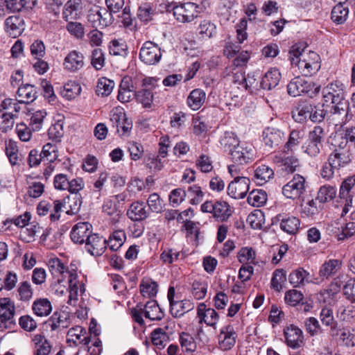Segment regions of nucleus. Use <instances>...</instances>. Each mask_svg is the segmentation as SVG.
<instances>
[{
  "label": "nucleus",
  "instance_id": "nucleus-42",
  "mask_svg": "<svg viewBox=\"0 0 355 355\" xmlns=\"http://www.w3.org/2000/svg\"><path fill=\"white\" fill-rule=\"evenodd\" d=\"M139 290L143 297L150 298L157 295L158 285L150 278H143L139 284Z\"/></svg>",
  "mask_w": 355,
  "mask_h": 355
},
{
  "label": "nucleus",
  "instance_id": "nucleus-34",
  "mask_svg": "<svg viewBox=\"0 0 355 355\" xmlns=\"http://www.w3.org/2000/svg\"><path fill=\"white\" fill-rule=\"evenodd\" d=\"M69 323L68 314L64 312H55L47 322L51 331L66 329L69 327Z\"/></svg>",
  "mask_w": 355,
  "mask_h": 355
},
{
  "label": "nucleus",
  "instance_id": "nucleus-32",
  "mask_svg": "<svg viewBox=\"0 0 355 355\" xmlns=\"http://www.w3.org/2000/svg\"><path fill=\"white\" fill-rule=\"evenodd\" d=\"M280 79L281 73L276 68H271L262 78L260 82V87L266 90H270L279 84Z\"/></svg>",
  "mask_w": 355,
  "mask_h": 355
},
{
  "label": "nucleus",
  "instance_id": "nucleus-29",
  "mask_svg": "<svg viewBox=\"0 0 355 355\" xmlns=\"http://www.w3.org/2000/svg\"><path fill=\"white\" fill-rule=\"evenodd\" d=\"M320 319L322 324L330 328L329 333L332 336L338 335V322L334 316L333 309L329 306H324L320 313Z\"/></svg>",
  "mask_w": 355,
  "mask_h": 355
},
{
  "label": "nucleus",
  "instance_id": "nucleus-3",
  "mask_svg": "<svg viewBox=\"0 0 355 355\" xmlns=\"http://www.w3.org/2000/svg\"><path fill=\"white\" fill-rule=\"evenodd\" d=\"M203 6L193 2L181 3L173 8V15L180 23H191L202 11Z\"/></svg>",
  "mask_w": 355,
  "mask_h": 355
},
{
  "label": "nucleus",
  "instance_id": "nucleus-63",
  "mask_svg": "<svg viewBox=\"0 0 355 355\" xmlns=\"http://www.w3.org/2000/svg\"><path fill=\"white\" fill-rule=\"evenodd\" d=\"M286 274L283 269H277L275 270L271 279V288L277 291L282 288V283L286 281Z\"/></svg>",
  "mask_w": 355,
  "mask_h": 355
},
{
  "label": "nucleus",
  "instance_id": "nucleus-36",
  "mask_svg": "<svg viewBox=\"0 0 355 355\" xmlns=\"http://www.w3.org/2000/svg\"><path fill=\"white\" fill-rule=\"evenodd\" d=\"M137 17L144 22H148L155 14V8L150 2L145 0H138Z\"/></svg>",
  "mask_w": 355,
  "mask_h": 355
},
{
  "label": "nucleus",
  "instance_id": "nucleus-15",
  "mask_svg": "<svg viewBox=\"0 0 355 355\" xmlns=\"http://www.w3.org/2000/svg\"><path fill=\"white\" fill-rule=\"evenodd\" d=\"M84 6L82 0H68L62 9V18L66 21L79 19L83 14Z\"/></svg>",
  "mask_w": 355,
  "mask_h": 355
},
{
  "label": "nucleus",
  "instance_id": "nucleus-11",
  "mask_svg": "<svg viewBox=\"0 0 355 355\" xmlns=\"http://www.w3.org/2000/svg\"><path fill=\"white\" fill-rule=\"evenodd\" d=\"M162 58V52L158 45L151 41H146L139 51V59L146 64L158 63Z\"/></svg>",
  "mask_w": 355,
  "mask_h": 355
},
{
  "label": "nucleus",
  "instance_id": "nucleus-59",
  "mask_svg": "<svg viewBox=\"0 0 355 355\" xmlns=\"http://www.w3.org/2000/svg\"><path fill=\"white\" fill-rule=\"evenodd\" d=\"M238 260L243 264L253 263L256 257V253L252 248H242L237 254Z\"/></svg>",
  "mask_w": 355,
  "mask_h": 355
},
{
  "label": "nucleus",
  "instance_id": "nucleus-53",
  "mask_svg": "<svg viewBox=\"0 0 355 355\" xmlns=\"http://www.w3.org/2000/svg\"><path fill=\"white\" fill-rule=\"evenodd\" d=\"M17 291L18 300L22 302L30 301L33 295L32 286L28 281L20 282Z\"/></svg>",
  "mask_w": 355,
  "mask_h": 355
},
{
  "label": "nucleus",
  "instance_id": "nucleus-7",
  "mask_svg": "<svg viewBox=\"0 0 355 355\" xmlns=\"http://www.w3.org/2000/svg\"><path fill=\"white\" fill-rule=\"evenodd\" d=\"M322 96L324 104L339 105L345 98V86L341 81L334 80L323 88ZM336 108L338 105L335 106V110Z\"/></svg>",
  "mask_w": 355,
  "mask_h": 355
},
{
  "label": "nucleus",
  "instance_id": "nucleus-51",
  "mask_svg": "<svg viewBox=\"0 0 355 355\" xmlns=\"http://www.w3.org/2000/svg\"><path fill=\"white\" fill-rule=\"evenodd\" d=\"M1 107L2 110H7L8 112H12V113L16 114V117H17L19 113L21 111H24L26 107V105H24L20 100L12 99V98H5L1 104Z\"/></svg>",
  "mask_w": 355,
  "mask_h": 355
},
{
  "label": "nucleus",
  "instance_id": "nucleus-23",
  "mask_svg": "<svg viewBox=\"0 0 355 355\" xmlns=\"http://www.w3.org/2000/svg\"><path fill=\"white\" fill-rule=\"evenodd\" d=\"M24 29V20L19 15L10 16L5 20V31L9 36L13 38L20 36Z\"/></svg>",
  "mask_w": 355,
  "mask_h": 355
},
{
  "label": "nucleus",
  "instance_id": "nucleus-57",
  "mask_svg": "<svg viewBox=\"0 0 355 355\" xmlns=\"http://www.w3.org/2000/svg\"><path fill=\"white\" fill-rule=\"evenodd\" d=\"M114 87V81L107 78L102 77L98 80L96 85V93L98 95L107 96L111 94Z\"/></svg>",
  "mask_w": 355,
  "mask_h": 355
},
{
  "label": "nucleus",
  "instance_id": "nucleus-33",
  "mask_svg": "<svg viewBox=\"0 0 355 355\" xmlns=\"http://www.w3.org/2000/svg\"><path fill=\"white\" fill-rule=\"evenodd\" d=\"M206 93L201 89H194L189 94L187 103V105L194 111L198 110L205 103Z\"/></svg>",
  "mask_w": 355,
  "mask_h": 355
},
{
  "label": "nucleus",
  "instance_id": "nucleus-19",
  "mask_svg": "<svg viewBox=\"0 0 355 355\" xmlns=\"http://www.w3.org/2000/svg\"><path fill=\"white\" fill-rule=\"evenodd\" d=\"M85 58L82 53L71 51L64 58L63 62L64 69L69 72L76 73L82 69L85 65Z\"/></svg>",
  "mask_w": 355,
  "mask_h": 355
},
{
  "label": "nucleus",
  "instance_id": "nucleus-26",
  "mask_svg": "<svg viewBox=\"0 0 355 355\" xmlns=\"http://www.w3.org/2000/svg\"><path fill=\"white\" fill-rule=\"evenodd\" d=\"M15 313V306L8 297L0 298V321L1 323H15L14 316Z\"/></svg>",
  "mask_w": 355,
  "mask_h": 355
},
{
  "label": "nucleus",
  "instance_id": "nucleus-18",
  "mask_svg": "<svg viewBox=\"0 0 355 355\" xmlns=\"http://www.w3.org/2000/svg\"><path fill=\"white\" fill-rule=\"evenodd\" d=\"M69 273V301L68 303L71 304V302L77 300L79 292L84 293L85 291L84 284L79 280V276L77 273L76 269L71 266L70 270L67 271Z\"/></svg>",
  "mask_w": 355,
  "mask_h": 355
},
{
  "label": "nucleus",
  "instance_id": "nucleus-40",
  "mask_svg": "<svg viewBox=\"0 0 355 355\" xmlns=\"http://www.w3.org/2000/svg\"><path fill=\"white\" fill-rule=\"evenodd\" d=\"M167 329L168 326H166L164 329L159 327L151 333V341L159 349L164 348L169 340L168 334L166 331Z\"/></svg>",
  "mask_w": 355,
  "mask_h": 355
},
{
  "label": "nucleus",
  "instance_id": "nucleus-31",
  "mask_svg": "<svg viewBox=\"0 0 355 355\" xmlns=\"http://www.w3.org/2000/svg\"><path fill=\"white\" fill-rule=\"evenodd\" d=\"M342 266L339 259H331L325 261L319 270V275L323 279H329L337 274Z\"/></svg>",
  "mask_w": 355,
  "mask_h": 355
},
{
  "label": "nucleus",
  "instance_id": "nucleus-5",
  "mask_svg": "<svg viewBox=\"0 0 355 355\" xmlns=\"http://www.w3.org/2000/svg\"><path fill=\"white\" fill-rule=\"evenodd\" d=\"M111 125L116 128V132L120 136H128L132 128V122L129 119L121 107H116L112 110L110 114Z\"/></svg>",
  "mask_w": 355,
  "mask_h": 355
},
{
  "label": "nucleus",
  "instance_id": "nucleus-21",
  "mask_svg": "<svg viewBox=\"0 0 355 355\" xmlns=\"http://www.w3.org/2000/svg\"><path fill=\"white\" fill-rule=\"evenodd\" d=\"M284 139V133L277 128L267 127L263 130L262 141L270 148L278 146Z\"/></svg>",
  "mask_w": 355,
  "mask_h": 355
},
{
  "label": "nucleus",
  "instance_id": "nucleus-35",
  "mask_svg": "<svg viewBox=\"0 0 355 355\" xmlns=\"http://www.w3.org/2000/svg\"><path fill=\"white\" fill-rule=\"evenodd\" d=\"M274 177L273 170L267 165L256 166L254 171V180L257 184L263 185Z\"/></svg>",
  "mask_w": 355,
  "mask_h": 355
},
{
  "label": "nucleus",
  "instance_id": "nucleus-27",
  "mask_svg": "<svg viewBox=\"0 0 355 355\" xmlns=\"http://www.w3.org/2000/svg\"><path fill=\"white\" fill-rule=\"evenodd\" d=\"M277 218L280 221V228L284 232L295 234L298 232L300 220L297 217L279 214L277 215Z\"/></svg>",
  "mask_w": 355,
  "mask_h": 355
},
{
  "label": "nucleus",
  "instance_id": "nucleus-62",
  "mask_svg": "<svg viewBox=\"0 0 355 355\" xmlns=\"http://www.w3.org/2000/svg\"><path fill=\"white\" fill-rule=\"evenodd\" d=\"M180 343L183 350L187 352H193L196 349V344L193 338L187 333H182L180 335Z\"/></svg>",
  "mask_w": 355,
  "mask_h": 355
},
{
  "label": "nucleus",
  "instance_id": "nucleus-47",
  "mask_svg": "<svg viewBox=\"0 0 355 355\" xmlns=\"http://www.w3.org/2000/svg\"><path fill=\"white\" fill-rule=\"evenodd\" d=\"M135 99L146 109L151 108L153 103V94L150 89L143 88L135 92Z\"/></svg>",
  "mask_w": 355,
  "mask_h": 355
},
{
  "label": "nucleus",
  "instance_id": "nucleus-22",
  "mask_svg": "<svg viewBox=\"0 0 355 355\" xmlns=\"http://www.w3.org/2000/svg\"><path fill=\"white\" fill-rule=\"evenodd\" d=\"M107 247V241L97 234H93L87 237L85 242L86 250L93 256H101Z\"/></svg>",
  "mask_w": 355,
  "mask_h": 355
},
{
  "label": "nucleus",
  "instance_id": "nucleus-17",
  "mask_svg": "<svg viewBox=\"0 0 355 355\" xmlns=\"http://www.w3.org/2000/svg\"><path fill=\"white\" fill-rule=\"evenodd\" d=\"M236 337L237 334L233 325L227 324L223 327L218 335V345L220 349L223 351L232 349L236 343Z\"/></svg>",
  "mask_w": 355,
  "mask_h": 355
},
{
  "label": "nucleus",
  "instance_id": "nucleus-24",
  "mask_svg": "<svg viewBox=\"0 0 355 355\" xmlns=\"http://www.w3.org/2000/svg\"><path fill=\"white\" fill-rule=\"evenodd\" d=\"M92 233V225L87 222L76 224L70 233L71 241L75 243L83 244L87 241Z\"/></svg>",
  "mask_w": 355,
  "mask_h": 355
},
{
  "label": "nucleus",
  "instance_id": "nucleus-25",
  "mask_svg": "<svg viewBox=\"0 0 355 355\" xmlns=\"http://www.w3.org/2000/svg\"><path fill=\"white\" fill-rule=\"evenodd\" d=\"M67 341L70 346L89 345L90 339L86 329L80 326H76L69 329L67 336Z\"/></svg>",
  "mask_w": 355,
  "mask_h": 355
},
{
  "label": "nucleus",
  "instance_id": "nucleus-20",
  "mask_svg": "<svg viewBox=\"0 0 355 355\" xmlns=\"http://www.w3.org/2000/svg\"><path fill=\"white\" fill-rule=\"evenodd\" d=\"M355 186V175L348 177L341 184L339 191V197L345 200V206L343 209V214H347L348 207L352 205V189Z\"/></svg>",
  "mask_w": 355,
  "mask_h": 355
},
{
  "label": "nucleus",
  "instance_id": "nucleus-52",
  "mask_svg": "<svg viewBox=\"0 0 355 355\" xmlns=\"http://www.w3.org/2000/svg\"><path fill=\"white\" fill-rule=\"evenodd\" d=\"M126 236L123 230H116L110 236L107 244L111 250L116 251L123 245Z\"/></svg>",
  "mask_w": 355,
  "mask_h": 355
},
{
  "label": "nucleus",
  "instance_id": "nucleus-48",
  "mask_svg": "<svg viewBox=\"0 0 355 355\" xmlns=\"http://www.w3.org/2000/svg\"><path fill=\"white\" fill-rule=\"evenodd\" d=\"M81 86L76 81H68L61 91L62 96L67 100L75 98L81 93Z\"/></svg>",
  "mask_w": 355,
  "mask_h": 355
},
{
  "label": "nucleus",
  "instance_id": "nucleus-38",
  "mask_svg": "<svg viewBox=\"0 0 355 355\" xmlns=\"http://www.w3.org/2000/svg\"><path fill=\"white\" fill-rule=\"evenodd\" d=\"M313 110H314V106L310 103H300L293 110L292 117L296 122L303 123L309 118V114Z\"/></svg>",
  "mask_w": 355,
  "mask_h": 355
},
{
  "label": "nucleus",
  "instance_id": "nucleus-45",
  "mask_svg": "<svg viewBox=\"0 0 355 355\" xmlns=\"http://www.w3.org/2000/svg\"><path fill=\"white\" fill-rule=\"evenodd\" d=\"M349 9L342 1H339L331 10V19L337 24H343L348 17Z\"/></svg>",
  "mask_w": 355,
  "mask_h": 355
},
{
  "label": "nucleus",
  "instance_id": "nucleus-49",
  "mask_svg": "<svg viewBox=\"0 0 355 355\" xmlns=\"http://www.w3.org/2000/svg\"><path fill=\"white\" fill-rule=\"evenodd\" d=\"M109 51L110 54L122 58H125L128 55V45L121 39L112 40L110 42Z\"/></svg>",
  "mask_w": 355,
  "mask_h": 355
},
{
  "label": "nucleus",
  "instance_id": "nucleus-9",
  "mask_svg": "<svg viewBox=\"0 0 355 355\" xmlns=\"http://www.w3.org/2000/svg\"><path fill=\"white\" fill-rule=\"evenodd\" d=\"M319 87H315L313 82L308 81L300 76L293 78L287 85V90L289 95L298 96L302 94L318 93Z\"/></svg>",
  "mask_w": 355,
  "mask_h": 355
},
{
  "label": "nucleus",
  "instance_id": "nucleus-54",
  "mask_svg": "<svg viewBox=\"0 0 355 355\" xmlns=\"http://www.w3.org/2000/svg\"><path fill=\"white\" fill-rule=\"evenodd\" d=\"M45 110L35 111L30 119L29 126L33 131H40L46 116Z\"/></svg>",
  "mask_w": 355,
  "mask_h": 355
},
{
  "label": "nucleus",
  "instance_id": "nucleus-44",
  "mask_svg": "<svg viewBox=\"0 0 355 355\" xmlns=\"http://www.w3.org/2000/svg\"><path fill=\"white\" fill-rule=\"evenodd\" d=\"M309 272L302 268H299L289 275V282L294 287H300L309 282Z\"/></svg>",
  "mask_w": 355,
  "mask_h": 355
},
{
  "label": "nucleus",
  "instance_id": "nucleus-50",
  "mask_svg": "<svg viewBox=\"0 0 355 355\" xmlns=\"http://www.w3.org/2000/svg\"><path fill=\"white\" fill-rule=\"evenodd\" d=\"M247 201L249 205L259 207L267 201V193L262 189H254L250 192Z\"/></svg>",
  "mask_w": 355,
  "mask_h": 355
},
{
  "label": "nucleus",
  "instance_id": "nucleus-55",
  "mask_svg": "<svg viewBox=\"0 0 355 355\" xmlns=\"http://www.w3.org/2000/svg\"><path fill=\"white\" fill-rule=\"evenodd\" d=\"M317 200H309L305 204L302 205L301 216L302 218H313L320 211V208L317 206Z\"/></svg>",
  "mask_w": 355,
  "mask_h": 355
},
{
  "label": "nucleus",
  "instance_id": "nucleus-13",
  "mask_svg": "<svg viewBox=\"0 0 355 355\" xmlns=\"http://www.w3.org/2000/svg\"><path fill=\"white\" fill-rule=\"evenodd\" d=\"M284 336L286 345L293 349L302 347L305 343L302 330L293 324L284 328Z\"/></svg>",
  "mask_w": 355,
  "mask_h": 355
},
{
  "label": "nucleus",
  "instance_id": "nucleus-61",
  "mask_svg": "<svg viewBox=\"0 0 355 355\" xmlns=\"http://www.w3.org/2000/svg\"><path fill=\"white\" fill-rule=\"evenodd\" d=\"M304 327L306 331L311 336H315L322 332V327L317 318L309 317L304 321Z\"/></svg>",
  "mask_w": 355,
  "mask_h": 355
},
{
  "label": "nucleus",
  "instance_id": "nucleus-30",
  "mask_svg": "<svg viewBox=\"0 0 355 355\" xmlns=\"http://www.w3.org/2000/svg\"><path fill=\"white\" fill-rule=\"evenodd\" d=\"M127 216L132 221H141L148 216V210L144 202L136 201L130 206Z\"/></svg>",
  "mask_w": 355,
  "mask_h": 355
},
{
  "label": "nucleus",
  "instance_id": "nucleus-14",
  "mask_svg": "<svg viewBox=\"0 0 355 355\" xmlns=\"http://www.w3.org/2000/svg\"><path fill=\"white\" fill-rule=\"evenodd\" d=\"M250 180L248 178L233 180L227 187V195L234 199H243L250 189Z\"/></svg>",
  "mask_w": 355,
  "mask_h": 355
},
{
  "label": "nucleus",
  "instance_id": "nucleus-16",
  "mask_svg": "<svg viewBox=\"0 0 355 355\" xmlns=\"http://www.w3.org/2000/svg\"><path fill=\"white\" fill-rule=\"evenodd\" d=\"M197 315L200 323L205 322L207 326L216 329L220 316L214 309L208 308L205 304L200 303L197 307Z\"/></svg>",
  "mask_w": 355,
  "mask_h": 355
},
{
  "label": "nucleus",
  "instance_id": "nucleus-2",
  "mask_svg": "<svg viewBox=\"0 0 355 355\" xmlns=\"http://www.w3.org/2000/svg\"><path fill=\"white\" fill-rule=\"evenodd\" d=\"M132 317L139 325H144L143 315L150 320H159L164 315L157 301L150 300L146 302L144 308L137 306L131 310Z\"/></svg>",
  "mask_w": 355,
  "mask_h": 355
},
{
  "label": "nucleus",
  "instance_id": "nucleus-4",
  "mask_svg": "<svg viewBox=\"0 0 355 355\" xmlns=\"http://www.w3.org/2000/svg\"><path fill=\"white\" fill-rule=\"evenodd\" d=\"M334 148L328 156V161L338 170L349 165L352 162L350 148L347 146L346 140L338 142L334 139Z\"/></svg>",
  "mask_w": 355,
  "mask_h": 355
},
{
  "label": "nucleus",
  "instance_id": "nucleus-37",
  "mask_svg": "<svg viewBox=\"0 0 355 355\" xmlns=\"http://www.w3.org/2000/svg\"><path fill=\"white\" fill-rule=\"evenodd\" d=\"M219 143L224 151H228L230 154L241 141H239V139L235 133L232 132H225L220 137Z\"/></svg>",
  "mask_w": 355,
  "mask_h": 355
},
{
  "label": "nucleus",
  "instance_id": "nucleus-58",
  "mask_svg": "<svg viewBox=\"0 0 355 355\" xmlns=\"http://www.w3.org/2000/svg\"><path fill=\"white\" fill-rule=\"evenodd\" d=\"M110 15L105 8L95 12H92L88 15V20L92 23V26L94 27L106 26L107 21L103 15Z\"/></svg>",
  "mask_w": 355,
  "mask_h": 355
},
{
  "label": "nucleus",
  "instance_id": "nucleus-39",
  "mask_svg": "<svg viewBox=\"0 0 355 355\" xmlns=\"http://www.w3.org/2000/svg\"><path fill=\"white\" fill-rule=\"evenodd\" d=\"M19 100L25 105L34 101L37 98V91L34 85L25 84L20 86L17 92Z\"/></svg>",
  "mask_w": 355,
  "mask_h": 355
},
{
  "label": "nucleus",
  "instance_id": "nucleus-41",
  "mask_svg": "<svg viewBox=\"0 0 355 355\" xmlns=\"http://www.w3.org/2000/svg\"><path fill=\"white\" fill-rule=\"evenodd\" d=\"M33 313L40 317L49 315L52 311L51 302L47 298L35 300L32 304Z\"/></svg>",
  "mask_w": 355,
  "mask_h": 355
},
{
  "label": "nucleus",
  "instance_id": "nucleus-1",
  "mask_svg": "<svg viewBox=\"0 0 355 355\" xmlns=\"http://www.w3.org/2000/svg\"><path fill=\"white\" fill-rule=\"evenodd\" d=\"M288 59L293 66L297 67L302 76H311L320 69V58L314 51L306 52L293 46L288 52Z\"/></svg>",
  "mask_w": 355,
  "mask_h": 355
},
{
  "label": "nucleus",
  "instance_id": "nucleus-6",
  "mask_svg": "<svg viewBox=\"0 0 355 355\" xmlns=\"http://www.w3.org/2000/svg\"><path fill=\"white\" fill-rule=\"evenodd\" d=\"M201 211L212 214L214 218L220 222L227 220L232 215L230 205L223 200H207L201 205Z\"/></svg>",
  "mask_w": 355,
  "mask_h": 355
},
{
  "label": "nucleus",
  "instance_id": "nucleus-12",
  "mask_svg": "<svg viewBox=\"0 0 355 355\" xmlns=\"http://www.w3.org/2000/svg\"><path fill=\"white\" fill-rule=\"evenodd\" d=\"M232 162L237 164H246L254 160V149L252 145L241 142L230 153Z\"/></svg>",
  "mask_w": 355,
  "mask_h": 355
},
{
  "label": "nucleus",
  "instance_id": "nucleus-60",
  "mask_svg": "<svg viewBox=\"0 0 355 355\" xmlns=\"http://www.w3.org/2000/svg\"><path fill=\"white\" fill-rule=\"evenodd\" d=\"M247 222L253 229H261L264 223V214L261 211L256 210L248 215Z\"/></svg>",
  "mask_w": 355,
  "mask_h": 355
},
{
  "label": "nucleus",
  "instance_id": "nucleus-28",
  "mask_svg": "<svg viewBox=\"0 0 355 355\" xmlns=\"http://www.w3.org/2000/svg\"><path fill=\"white\" fill-rule=\"evenodd\" d=\"M31 342L33 346V354L37 355H49L52 349V345L42 334H34Z\"/></svg>",
  "mask_w": 355,
  "mask_h": 355
},
{
  "label": "nucleus",
  "instance_id": "nucleus-10",
  "mask_svg": "<svg viewBox=\"0 0 355 355\" xmlns=\"http://www.w3.org/2000/svg\"><path fill=\"white\" fill-rule=\"evenodd\" d=\"M305 191V178L295 174L293 178L282 188L283 195L290 199L300 198Z\"/></svg>",
  "mask_w": 355,
  "mask_h": 355
},
{
  "label": "nucleus",
  "instance_id": "nucleus-8",
  "mask_svg": "<svg viewBox=\"0 0 355 355\" xmlns=\"http://www.w3.org/2000/svg\"><path fill=\"white\" fill-rule=\"evenodd\" d=\"M167 298L170 304V312L174 318H180L194 308L193 304L190 300H181L175 297V291L173 287H169Z\"/></svg>",
  "mask_w": 355,
  "mask_h": 355
},
{
  "label": "nucleus",
  "instance_id": "nucleus-64",
  "mask_svg": "<svg viewBox=\"0 0 355 355\" xmlns=\"http://www.w3.org/2000/svg\"><path fill=\"white\" fill-rule=\"evenodd\" d=\"M43 159L49 162H53L58 157V149L55 145L51 143L46 144L40 152Z\"/></svg>",
  "mask_w": 355,
  "mask_h": 355
},
{
  "label": "nucleus",
  "instance_id": "nucleus-56",
  "mask_svg": "<svg viewBox=\"0 0 355 355\" xmlns=\"http://www.w3.org/2000/svg\"><path fill=\"white\" fill-rule=\"evenodd\" d=\"M16 114L12 112H1L0 111V132H6L11 130L15 123Z\"/></svg>",
  "mask_w": 355,
  "mask_h": 355
},
{
  "label": "nucleus",
  "instance_id": "nucleus-46",
  "mask_svg": "<svg viewBox=\"0 0 355 355\" xmlns=\"http://www.w3.org/2000/svg\"><path fill=\"white\" fill-rule=\"evenodd\" d=\"M337 193L336 188L329 184H325L320 187L316 200L321 203H325L334 200Z\"/></svg>",
  "mask_w": 355,
  "mask_h": 355
},
{
  "label": "nucleus",
  "instance_id": "nucleus-43",
  "mask_svg": "<svg viewBox=\"0 0 355 355\" xmlns=\"http://www.w3.org/2000/svg\"><path fill=\"white\" fill-rule=\"evenodd\" d=\"M198 31L201 38L210 39L217 34L216 25L210 20L205 19L200 21Z\"/></svg>",
  "mask_w": 355,
  "mask_h": 355
}]
</instances>
